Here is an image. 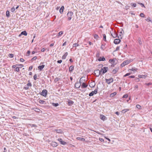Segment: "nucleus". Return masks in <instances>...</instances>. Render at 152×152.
Returning a JSON list of instances; mask_svg holds the SVG:
<instances>
[{"instance_id":"obj_64","label":"nucleus","mask_w":152,"mask_h":152,"mask_svg":"<svg viewBox=\"0 0 152 152\" xmlns=\"http://www.w3.org/2000/svg\"><path fill=\"white\" fill-rule=\"evenodd\" d=\"M30 53V51L29 50H28L27 52V54H28V55H27V56H28L29 55V54Z\"/></svg>"},{"instance_id":"obj_56","label":"nucleus","mask_w":152,"mask_h":152,"mask_svg":"<svg viewBox=\"0 0 152 152\" xmlns=\"http://www.w3.org/2000/svg\"><path fill=\"white\" fill-rule=\"evenodd\" d=\"M37 58V56H34V57L33 58H32L31 59V60H35Z\"/></svg>"},{"instance_id":"obj_51","label":"nucleus","mask_w":152,"mask_h":152,"mask_svg":"<svg viewBox=\"0 0 152 152\" xmlns=\"http://www.w3.org/2000/svg\"><path fill=\"white\" fill-rule=\"evenodd\" d=\"M144 14L143 13H141L140 14V16L142 17H144Z\"/></svg>"},{"instance_id":"obj_61","label":"nucleus","mask_w":152,"mask_h":152,"mask_svg":"<svg viewBox=\"0 0 152 152\" xmlns=\"http://www.w3.org/2000/svg\"><path fill=\"white\" fill-rule=\"evenodd\" d=\"M62 62V61L61 60H59L57 61V63L59 64L61 63Z\"/></svg>"},{"instance_id":"obj_8","label":"nucleus","mask_w":152,"mask_h":152,"mask_svg":"<svg viewBox=\"0 0 152 152\" xmlns=\"http://www.w3.org/2000/svg\"><path fill=\"white\" fill-rule=\"evenodd\" d=\"M121 42V40L120 39H115L114 41V43L115 44H119Z\"/></svg>"},{"instance_id":"obj_15","label":"nucleus","mask_w":152,"mask_h":152,"mask_svg":"<svg viewBox=\"0 0 152 152\" xmlns=\"http://www.w3.org/2000/svg\"><path fill=\"white\" fill-rule=\"evenodd\" d=\"M68 55V53L66 52L65 53V54H64V55L62 56V58L63 59H65L66 58V57Z\"/></svg>"},{"instance_id":"obj_45","label":"nucleus","mask_w":152,"mask_h":152,"mask_svg":"<svg viewBox=\"0 0 152 152\" xmlns=\"http://www.w3.org/2000/svg\"><path fill=\"white\" fill-rule=\"evenodd\" d=\"M120 34H119L120 36H121V35H123L124 33V31L123 29L122 30V31H121L120 32Z\"/></svg>"},{"instance_id":"obj_47","label":"nucleus","mask_w":152,"mask_h":152,"mask_svg":"<svg viewBox=\"0 0 152 152\" xmlns=\"http://www.w3.org/2000/svg\"><path fill=\"white\" fill-rule=\"evenodd\" d=\"M138 41L139 42V43L140 45H141L142 44V42L141 40V38H138Z\"/></svg>"},{"instance_id":"obj_30","label":"nucleus","mask_w":152,"mask_h":152,"mask_svg":"<svg viewBox=\"0 0 152 152\" xmlns=\"http://www.w3.org/2000/svg\"><path fill=\"white\" fill-rule=\"evenodd\" d=\"M29 82H30L29 80L28 81V83L27 84V85L28 86L31 87L32 86V84L31 83Z\"/></svg>"},{"instance_id":"obj_54","label":"nucleus","mask_w":152,"mask_h":152,"mask_svg":"<svg viewBox=\"0 0 152 152\" xmlns=\"http://www.w3.org/2000/svg\"><path fill=\"white\" fill-rule=\"evenodd\" d=\"M119 48H120V47L119 46H117L116 48V49L115 50V51H118L119 50Z\"/></svg>"},{"instance_id":"obj_46","label":"nucleus","mask_w":152,"mask_h":152,"mask_svg":"<svg viewBox=\"0 0 152 152\" xmlns=\"http://www.w3.org/2000/svg\"><path fill=\"white\" fill-rule=\"evenodd\" d=\"M63 34V32L62 31H61L59 32L58 33V36H61Z\"/></svg>"},{"instance_id":"obj_63","label":"nucleus","mask_w":152,"mask_h":152,"mask_svg":"<svg viewBox=\"0 0 152 152\" xmlns=\"http://www.w3.org/2000/svg\"><path fill=\"white\" fill-rule=\"evenodd\" d=\"M18 65L20 66L19 68H21L23 66V64H19V65Z\"/></svg>"},{"instance_id":"obj_19","label":"nucleus","mask_w":152,"mask_h":152,"mask_svg":"<svg viewBox=\"0 0 152 152\" xmlns=\"http://www.w3.org/2000/svg\"><path fill=\"white\" fill-rule=\"evenodd\" d=\"M27 33L26 31H24L21 32L20 35H23L25 36H26Z\"/></svg>"},{"instance_id":"obj_49","label":"nucleus","mask_w":152,"mask_h":152,"mask_svg":"<svg viewBox=\"0 0 152 152\" xmlns=\"http://www.w3.org/2000/svg\"><path fill=\"white\" fill-rule=\"evenodd\" d=\"M146 20L148 21H151V19L150 17H148V18L146 19Z\"/></svg>"},{"instance_id":"obj_40","label":"nucleus","mask_w":152,"mask_h":152,"mask_svg":"<svg viewBox=\"0 0 152 152\" xmlns=\"http://www.w3.org/2000/svg\"><path fill=\"white\" fill-rule=\"evenodd\" d=\"M20 71V69H19V67H17L15 69V71H16V72H19V71Z\"/></svg>"},{"instance_id":"obj_10","label":"nucleus","mask_w":152,"mask_h":152,"mask_svg":"<svg viewBox=\"0 0 152 152\" xmlns=\"http://www.w3.org/2000/svg\"><path fill=\"white\" fill-rule=\"evenodd\" d=\"M54 131L56 132L57 133L62 134V131L61 129H54Z\"/></svg>"},{"instance_id":"obj_23","label":"nucleus","mask_w":152,"mask_h":152,"mask_svg":"<svg viewBox=\"0 0 152 152\" xmlns=\"http://www.w3.org/2000/svg\"><path fill=\"white\" fill-rule=\"evenodd\" d=\"M60 79L59 78L56 77L55 78V79L54 80V81L55 83H56L57 82H58V80H60Z\"/></svg>"},{"instance_id":"obj_3","label":"nucleus","mask_w":152,"mask_h":152,"mask_svg":"<svg viewBox=\"0 0 152 152\" xmlns=\"http://www.w3.org/2000/svg\"><path fill=\"white\" fill-rule=\"evenodd\" d=\"M105 80L106 82L108 84H110L113 81V79L112 77L110 78L109 79H106Z\"/></svg>"},{"instance_id":"obj_50","label":"nucleus","mask_w":152,"mask_h":152,"mask_svg":"<svg viewBox=\"0 0 152 152\" xmlns=\"http://www.w3.org/2000/svg\"><path fill=\"white\" fill-rule=\"evenodd\" d=\"M128 97V95L127 94H125L123 96V98H126Z\"/></svg>"},{"instance_id":"obj_28","label":"nucleus","mask_w":152,"mask_h":152,"mask_svg":"<svg viewBox=\"0 0 152 152\" xmlns=\"http://www.w3.org/2000/svg\"><path fill=\"white\" fill-rule=\"evenodd\" d=\"M6 15L7 17H9L10 16V13L9 11L7 10L6 12Z\"/></svg>"},{"instance_id":"obj_42","label":"nucleus","mask_w":152,"mask_h":152,"mask_svg":"<svg viewBox=\"0 0 152 152\" xmlns=\"http://www.w3.org/2000/svg\"><path fill=\"white\" fill-rule=\"evenodd\" d=\"M98 91V89L96 88L95 89L94 91H93V92L94 94H96L97 93Z\"/></svg>"},{"instance_id":"obj_26","label":"nucleus","mask_w":152,"mask_h":152,"mask_svg":"<svg viewBox=\"0 0 152 152\" xmlns=\"http://www.w3.org/2000/svg\"><path fill=\"white\" fill-rule=\"evenodd\" d=\"M39 102L40 104L46 103H45V101L42 100H39Z\"/></svg>"},{"instance_id":"obj_32","label":"nucleus","mask_w":152,"mask_h":152,"mask_svg":"<svg viewBox=\"0 0 152 152\" xmlns=\"http://www.w3.org/2000/svg\"><path fill=\"white\" fill-rule=\"evenodd\" d=\"M94 94L93 91H92L89 94V96H92L94 95Z\"/></svg>"},{"instance_id":"obj_24","label":"nucleus","mask_w":152,"mask_h":152,"mask_svg":"<svg viewBox=\"0 0 152 152\" xmlns=\"http://www.w3.org/2000/svg\"><path fill=\"white\" fill-rule=\"evenodd\" d=\"M77 139L78 140H85V139L84 138H81V137H77Z\"/></svg>"},{"instance_id":"obj_37","label":"nucleus","mask_w":152,"mask_h":152,"mask_svg":"<svg viewBox=\"0 0 152 152\" xmlns=\"http://www.w3.org/2000/svg\"><path fill=\"white\" fill-rule=\"evenodd\" d=\"M131 5L133 7H136V4L135 3H131Z\"/></svg>"},{"instance_id":"obj_60","label":"nucleus","mask_w":152,"mask_h":152,"mask_svg":"<svg viewBox=\"0 0 152 152\" xmlns=\"http://www.w3.org/2000/svg\"><path fill=\"white\" fill-rule=\"evenodd\" d=\"M32 68H33V66H30L28 69V70L30 71V70H31L32 69Z\"/></svg>"},{"instance_id":"obj_31","label":"nucleus","mask_w":152,"mask_h":152,"mask_svg":"<svg viewBox=\"0 0 152 152\" xmlns=\"http://www.w3.org/2000/svg\"><path fill=\"white\" fill-rule=\"evenodd\" d=\"M136 107L139 109H141V106L139 104L136 105Z\"/></svg>"},{"instance_id":"obj_62","label":"nucleus","mask_w":152,"mask_h":152,"mask_svg":"<svg viewBox=\"0 0 152 152\" xmlns=\"http://www.w3.org/2000/svg\"><path fill=\"white\" fill-rule=\"evenodd\" d=\"M145 84L146 85H147L148 86H149L151 85L152 84V83H146Z\"/></svg>"},{"instance_id":"obj_38","label":"nucleus","mask_w":152,"mask_h":152,"mask_svg":"<svg viewBox=\"0 0 152 152\" xmlns=\"http://www.w3.org/2000/svg\"><path fill=\"white\" fill-rule=\"evenodd\" d=\"M104 47L105 46L104 45H102L101 46V49L103 50H104Z\"/></svg>"},{"instance_id":"obj_43","label":"nucleus","mask_w":152,"mask_h":152,"mask_svg":"<svg viewBox=\"0 0 152 152\" xmlns=\"http://www.w3.org/2000/svg\"><path fill=\"white\" fill-rule=\"evenodd\" d=\"M138 3V4H140L141 6L142 7H143L145 8V6H144V4H142V3Z\"/></svg>"},{"instance_id":"obj_58","label":"nucleus","mask_w":152,"mask_h":152,"mask_svg":"<svg viewBox=\"0 0 152 152\" xmlns=\"http://www.w3.org/2000/svg\"><path fill=\"white\" fill-rule=\"evenodd\" d=\"M134 77L135 76L134 75L130 76L128 77L129 78H134Z\"/></svg>"},{"instance_id":"obj_18","label":"nucleus","mask_w":152,"mask_h":152,"mask_svg":"<svg viewBox=\"0 0 152 152\" xmlns=\"http://www.w3.org/2000/svg\"><path fill=\"white\" fill-rule=\"evenodd\" d=\"M111 35L113 38H115L117 37L118 34L114 32L112 34H111Z\"/></svg>"},{"instance_id":"obj_33","label":"nucleus","mask_w":152,"mask_h":152,"mask_svg":"<svg viewBox=\"0 0 152 152\" xmlns=\"http://www.w3.org/2000/svg\"><path fill=\"white\" fill-rule=\"evenodd\" d=\"M8 56L10 58H13L14 56V55L12 54H9L8 55Z\"/></svg>"},{"instance_id":"obj_7","label":"nucleus","mask_w":152,"mask_h":152,"mask_svg":"<svg viewBox=\"0 0 152 152\" xmlns=\"http://www.w3.org/2000/svg\"><path fill=\"white\" fill-rule=\"evenodd\" d=\"M102 69H103V70L102 71V74H104L107 72L108 70V67H107L105 66Z\"/></svg>"},{"instance_id":"obj_41","label":"nucleus","mask_w":152,"mask_h":152,"mask_svg":"<svg viewBox=\"0 0 152 152\" xmlns=\"http://www.w3.org/2000/svg\"><path fill=\"white\" fill-rule=\"evenodd\" d=\"M34 79L35 80H36L37 79V75L36 74H35L34 76Z\"/></svg>"},{"instance_id":"obj_35","label":"nucleus","mask_w":152,"mask_h":152,"mask_svg":"<svg viewBox=\"0 0 152 152\" xmlns=\"http://www.w3.org/2000/svg\"><path fill=\"white\" fill-rule=\"evenodd\" d=\"M109 61L111 63L114 64V63H115V61H115L113 59H110L109 60Z\"/></svg>"},{"instance_id":"obj_53","label":"nucleus","mask_w":152,"mask_h":152,"mask_svg":"<svg viewBox=\"0 0 152 152\" xmlns=\"http://www.w3.org/2000/svg\"><path fill=\"white\" fill-rule=\"evenodd\" d=\"M59 12L60 13L62 14L63 12V10H62V8H60L59 10Z\"/></svg>"},{"instance_id":"obj_39","label":"nucleus","mask_w":152,"mask_h":152,"mask_svg":"<svg viewBox=\"0 0 152 152\" xmlns=\"http://www.w3.org/2000/svg\"><path fill=\"white\" fill-rule=\"evenodd\" d=\"M53 106L56 107L58 106L59 105V104L58 103H53Z\"/></svg>"},{"instance_id":"obj_36","label":"nucleus","mask_w":152,"mask_h":152,"mask_svg":"<svg viewBox=\"0 0 152 152\" xmlns=\"http://www.w3.org/2000/svg\"><path fill=\"white\" fill-rule=\"evenodd\" d=\"M94 37L95 39H97L99 38V37L97 34H95L94 36Z\"/></svg>"},{"instance_id":"obj_55","label":"nucleus","mask_w":152,"mask_h":152,"mask_svg":"<svg viewBox=\"0 0 152 152\" xmlns=\"http://www.w3.org/2000/svg\"><path fill=\"white\" fill-rule=\"evenodd\" d=\"M30 126L31 127H37V126L36 125L33 124H30Z\"/></svg>"},{"instance_id":"obj_29","label":"nucleus","mask_w":152,"mask_h":152,"mask_svg":"<svg viewBox=\"0 0 152 152\" xmlns=\"http://www.w3.org/2000/svg\"><path fill=\"white\" fill-rule=\"evenodd\" d=\"M79 46V45L78 43H74L73 45V47H76Z\"/></svg>"},{"instance_id":"obj_57","label":"nucleus","mask_w":152,"mask_h":152,"mask_svg":"<svg viewBox=\"0 0 152 152\" xmlns=\"http://www.w3.org/2000/svg\"><path fill=\"white\" fill-rule=\"evenodd\" d=\"M99 140L101 141V142H103L104 141V140L102 138H99Z\"/></svg>"},{"instance_id":"obj_9","label":"nucleus","mask_w":152,"mask_h":152,"mask_svg":"<svg viewBox=\"0 0 152 152\" xmlns=\"http://www.w3.org/2000/svg\"><path fill=\"white\" fill-rule=\"evenodd\" d=\"M51 145L53 147H56L58 145V143L55 142H52Z\"/></svg>"},{"instance_id":"obj_4","label":"nucleus","mask_w":152,"mask_h":152,"mask_svg":"<svg viewBox=\"0 0 152 152\" xmlns=\"http://www.w3.org/2000/svg\"><path fill=\"white\" fill-rule=\"evenodd\" d=\"M48 91L45 89L43 90L41 94L44 96H46L47 95Z\"/></svg>"},{"instance_id":"obj_22","label":"nucleus","mask_w":152,"mask_h":152,"mask_svg":"<svg viewBox=\"0 0 152 152\" xmlns=\"http://www.w3.org/2000/svg\"><path fill=\"white\" fill-rule=\"evenodd\" d=\"M74 103V102L72 100H69L68 102L69 105H72Z\"/></svg>"},{"instance_id":"obj_13","label":"nucleus","mask_w":152,"mask_h":152,"mask_svg":"<svg viewBox=\"0 0 152 152\" xmlns=\"http://www.w3.org/2000/svg\"><path fill=\"white\" fill-rule=\"evenodd\" d=\"M45 66V65H44L41 66H38V68L40 71H41L44 67Z\"/></svg>"},{"instance_id":"obj_34","label":"nucleus","mask_w":152,"mask_h":152,"mask_svg":"<svg viewBox=\"0 0 152 152\" xmlns=\"http://www.w3.org/2000/svg\"><path fill=\"white\" fill-rule=\"evenodd\" d=\"M103 39L105 41H106V36L105 34H103Z\"/></svg>"},{"instance_id":"obj_21","label":"nucleus","mask_w":152,"mask_h":152,"mask_svg":"<svg viewBox=\"0 0 152 152\" xmlns=\"http://www.w3.org/2000/svg\"><path fill=\"white\" fill-rule=\"evenodd\" d=\"M129 110V109H125L122 110L121 111V112L122 113H125L126 112H127V111H128Z\"/></svg>"},{"instance_id":"obj_59","label":"nucleus","mask_w":152,"mask_h":152,"mask_svg":"<svg viewBox=\"0 0 152 152\" xmlns=\"http://www.w3.org/2000/svg\"><path fill=\"white\" fill-rule=\"evenodd\" d=\"M129 6H126L125 7V9L126 10H127L129 9Z\"/></svg>"},{"instance_id":"obj_5","label":"nucleus","mask_w":152,"mask_h":152,"mask_svg":"<svg viewBox=\"0 0 152 152\" xmlns=\"http://www.w3.org/2000/svg\"><path fill=\"white\" fill-rule=\"evenodd\" d=\"M58 140L60 142L61 144L62 145H64L66 144V142H65L64 141H63L61 138H59L58 139Z\"/></svg>"},{"instance_id":"obj_17","label":"nucleus","mask_w":152,"mask_h":152,"mask_svg":"<svg viewBox=\"0 0 152 152\" xmlns=\"http://www.w3.org/2000/svg\"><path fill=\"white\" fill-rule=\"evenodd\" d=\"M147 75H138V77L140 78H145L146 77Z\"/></svg>"},{"instance_id":"obj_2","label":"nucleus","mask_w":152,"mask_h":152,"mask_svg":"<svg viewBox=\"0 0 152 152\" xmlns=\"http://www.w3.org/2000/svg\"><path fill=\"white\" fill-rule=\"evenodd\" d=\"M129 63L130 61L128 60L125 61L121 64V66L123 67L125 65L129 64Z\"/></svg>"},{"instance_id":"obj_48","label":"nucleus","mask_w":152,"mask_h":152,"mask_svg":"<svg viewBox=\"0 0 152 152\" xmlns=\"http://www.w3.org/2000/svg\"><path fill=\"white\" fill-rule=\"evenodd\" d=\"M130 74H131V73H127L126 74H125V75H124V77H126L127 76H129Z\"/></svg>"},{"instance_id":"obj_6","label":"nucleus","mask_w":152,"mask_h":152,"mask_svg":"<svg viewBox=\"0 0 152 152\" xmlns=\"http://www.w3.org/2000/svg\"><path fill=\"white\" fill-rule=\"evenodd\" d=\"M94 72L97 76H99L100 75V71L99 69L95 70Z\"/></svg>"},{"instance_id":"obj_20","label":"nucleus","mask_w":152,"mask_h":152,"mask_svg":"<svg viewBox=\"0 0 152 152\" xmlns=\"http://www.w3.org/2000/svg\"><path fill=\"white\" fill-rule=\"evenodd\" d=\"M106 118V117L103 115H101L100 119L102 120H104Z\"/></svg>"},{"instance_id":"obj_1","label":"nucleus","mask_w":152,"mask_h":152,"mask_svg":"<svg viewBox=\"0 0 152 152\" xmlns=\"http://www.w3.org/2000/svg\"><path fill=\"white\" fill-rule=\"evenodd\" d=\"M73 14V13L71 11H69L67 14V15L68 17V20H70L72 19V16Z\"/></svg>"},{"instance_id":"obj_11","label":"nucleus","mask_w":152,"mask_h":152,"mask_svg":"<svg viewBox=\"0 0 152 152\" xmlns=\"http://www.w3.org/2000/svg\"><path fill=\"white\" fill-rule=\"evenodd\" d=\"M74 66H71L69 68V71L70 72H72L74 70Z\"/></svg>"},{"instance_id":"obj_16","label":"nucleus","mask_w":152,"mask_h":152,"mask_svg":"<svg viewBox=\"0 0 152 152\" xmlns=\"http://www.w3.org/2000/svg\"><path fill=\"white\" fill-rule=\"evenodd\" d=\"M98 60L99 61H104L105 60V59L104 57H100Z\"/></svg>"},{"instance_id":"obj_14","label":"nucleus","mask_w":152,"mask_h":152,"mask_svg":"<svg viewBox=\"0 0 152 152\" xmlns=\"http://www.w3.org/2000/svg\"><path fill=\"white\" fill-rule=\"evenodd\" d=\"M88 86V85L85 83H82L81 85V87L82 88H86Z\"/></svg>"},{"instance_id":"obj_27","label":"nucleus","mask_w":152,"mask_h":152,"mask_svg":"<svg viewBox=\"0 0 152 152\" xmlns=\"http://www.w3.org/2000/svg\"><path fill=\"white\" fill-rule=\"evenodd\" d=\"M116 94V93L115 92H114L113 93H112L110 94V96L111 97H113L115 96Z\"/></svg>"},{"instance_id":"obj_44","label":"nucleus","mask_w":152,"mask_h":152,"mask_svg":"<svg viewBox=\"0 0 152 152\" xmlns=\"http://www.w3.org/2000/svg\"><path fill=\"white\" fill-rule=\"evenodd\" d=\"M15 10V9L14 7H13L11 9V11L12 12H13Z\"/></svg>"},{"instance_id":"obj_12","label":"nucleus","mask_w":152,"mask_h":152,"mask_svg":"<svg viewBox=\"0 0 152 152\" xmlns=\"http://www.w3.org/2000/svg\"><path fill=\"white\" fill-rule=\"evenodd\" d=\"M118 68H115L112 71L113 73V74H116L118 71Z\"/></svg>"},{"instance_id":"obj_52","label":"nucleus","mask_w":152,"mask_h":152,"mask_svg":"<svg viewBox=\"0 0 152 152\" xmlns=\"http://www.w3.org/2000/svg\"><path fill=\"white\" fill-rule=\"evenodd\" d=\"M137 69V68H132V69H130L129 70H131L132 71H136Z\"/></svg>"},{"instance_id":"obj_25","label":"nucleus","mask_w":152,"mask_h":152,"mask_svg":"<svg viewBox=\"0 0 152 152\" xmlns=\"http://www.w3.org/2000/svg\"><path fill=\"white\" fill-rule=\"evenodd\" d=\"M80 85H79V83H76L75 84V87L78 88L80 87Z\"/></svg>"}]
</instances>
